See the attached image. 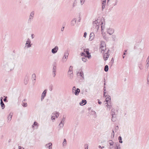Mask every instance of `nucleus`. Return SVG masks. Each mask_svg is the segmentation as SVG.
I'll list each match as a JSON object with an SVG mask.
<instances>
[{
	"mask_svg": "<svg viewBox=\"0 0 149 149\" xmlns=\"http://www.w3.org/2000/svg\"><path fill=\"white\" fill-rule=\"evenodd\" d=\"M100 49L101 50V52L104 53L107 51L108 49L106 48L105 44L104 42L101 41L100 42Z\"/></svg>",
	"mask_w": 149,
	"mask_h": 149,
	"instance_id": "1",
	"label": "nucleus"
},
{
	"mask_svg": "<svg viewBox=\"0 0 149 149\" xmlns=\"http://www.w3.org/2000/svg\"><path fill=\"white\" fill-rule=\"evenodd\" d=\"M84 52L81 53V56L84 57H87L88 58H90L91 56L89 52V49L88 48L84 49Z\"/></svg>",
	"mask_w": 149,
	"mask_h": 149,
	"instance_id": "2",
	"label": "nucleus"
},
{
	"mask_svg": "<svg viewBox=\"0 0 149 149\" xmlns=\"http://www.w3.org/2000/svg\"><path fill=\"white\" fill-rule=\"evenodd\" d=\"M69 55V53L67 51H66L64 53V56L63 57L61 61L62 63H64L65 62L67 61L68 56Z\"/></svg>",
	"mask_w": 149,
	"mask_h": 149,
	"instance_id": "3",
	"label": "nucleus"
},
{
	"mask_svg": "<svg viewBox=\"0 0 149 149\" xmlns=\"http://www.w3.org/2000/svg\"><path fill=\"white\" fill-rule=\"evenodd\" d=\"M93 25L94 28H95L97 30L99 28V23L97 20H95L93 22Z\"/></svg>",
	"mask_w": 149,
	"mask_h": 149,
	"instance_id": "4",
	"label": "nucleus"
},
{
	"mask_svg": "<svg viewBox=\"0 0 149 149\" xmlns=\"http://www.w3.org/2000/svg\"><path fill=\"white\" fill-rule=\"evenodd\" d=\"M109 50L108 49L107 51L104 53H103L104 54L103 55V58L104 59V60L106 61L107 60L109 56V55L108 54V52Z\"/></svg>",
	"mask_w": 149,
	"mask_h": 149,
	"instance_id": "5",
	"label": "nucleus"
},
{
	"mask_svg": "<svg viewBox=\"0 0 149 149\" xmlns=\"http://www.w3.org/2000/svg\"><path fill=\"white\" fill-rule=\"evenodd\" d=\"M31 41L30 40L29 38L27 39V40L26 41V46L25 47H26L27 48H29L31 46V45L32 44H31Z\"/></svg>",
	"mask_w": 149,
	"mask_h": 149,
	"instance_id": "6",
	"label": "nucleus"
},
{
	"mask_svg": "<svg viewBox=\"0 0 149 149\" xmlns=\"http://www.w3.org/2000/svg\"><path fill=\"white\" fill-rule=\"evenodd\" d=\"M65 120V118L63 117L62 120L59 125V126L61 128H62L64 126V123Z\"/></svg>",
	"mask_w": 149,
	"mask_h": 149,
	"instance_id": "7",
	"label": "nucleus"
},
{
	"mask_svg": "<svg viewBox=\"0 0 149 149\" xmlns=\"http://www.w3.org/2000/svg\"><path fill=\"white\" fill-rule=\"evenodd\" d=\"M58 47L57 46H56L54 48L52 49V52L55 54L58 51Z\"/></svg>",
	"mask_w": 149,
	"mask_h": 149,
	"instance_id": "8",
	"label": "nucleus"
},
{
	"mask_svg": "<svg viewBox=\"0 0 149 149\" xmlns=\"http://www.w3.org/2000/svg\"><path fill=\"white\" fill-rule=\"evenodd\" d=\"M114 32V30L113 29L109 28L107 29V32L110 35L112 34Z\"/></svg>",
	"mask_w": 149,
	"mask_h": 149,
	"instance_id": "9",
	"label": "nucleus"
},
{
	"mask_svg": "<svg viewBox=\"0 0 149 149\" xmlns=\"http://www.w3.org/2000/svg\"><path fill=\"white\" fill-rule=\"evenodd\" d=\"M79 74V75L82 77L83 79H84V74L83 72L81 70H80L79 72L77 73V75H78V74Z\"/></svg>",
	"mask_w": 149,
	"mask_h": 149,
	"instance_id": "10",
	"label": "nucleus"
},
{
	"mask_svg": "<svg viewBox=\"0 0 149 149\" xmlns=\"http://www.w3.org/2000/svg\"><path fill=\"white\" fill-rule=\"evenodd\" d=\"M56 66H54L52 70V75L53 77H55L56 74Z\"/></svg>",
	"mask_w": 149,
	"mask_h": 149,
	"instance_id": "11",
	"label": "nucleus"
},
{
	"mask_svg": "<svg viewBox=\"0 0 149 149\" xmlns=\"http://www.w3.org/2000/svg\"><path fill=\"white\" fill-rule=\"evenodd\" d=\"M46 148H48V149H52V143H51L47 144L45 146Z\"/></svg>",
	"mask_w": 149,
	"mask_h": 149,
	"instance_id": "12",
	"label": "nucleus"
},
{
	"mask_svg": "<svg viewBox=\"0 0 149 149\" xmlns=\"http://www.w3.org/2000/svg\"><path fill=\"white\" fill-rule=\"evenodd\" d=\"M68 76L70 79H72L73 78V72H68Z\"/></svg>",
	"mask_w": 149,
	"mask_h": 149,
	"instance_id": "13",
	"label": "nucleus"
},
{
	"mask_svg": "<svg viewBox=\"0 0 149 149\" xmlns=\"http://www.w3.org/2000/svg\"><path fill=\"white\" fill-rule=\"evenodd\" d=\"M111 114L112 116H116L117 114L115 112V110L114 109H112L111 110Z\"/></svg>",
	"mask_w": 149,
	"mask_h": 149,
	"instance_id": "14",
	"label": "nucleus"
},
{
	"mask_svg": "<svg viewBox=\"0 0 149 149\" xmlns=\"http://www.w3.org/2000/svg\"><path fill=\"white\" fill-rule=\"evenodd\" d=\"M106 97L105 100L107 102V103L111 102V97L110 96L108 95H107L105 96Z\"/></svg>",
	"mask_w": 149,
	"mask_h": 149,
	"instance_id": "15",
	"label": "nucleus"
},
{
	"mask_svg": "<svg viewBox=\"0 0 149 149\" xmlns=\"http://www.w3.org/2000/svg\"><path fill=\"white\" fill-rule=\"evenodd\" d=\"M107 107V111H109L111 108L112 105L111 104V103H109L107 104V105H106Z\"/></svg>",
	"mask_w": 149,
	"mask_h": 149,
	"instance_id": "16",
	"label": "nucleus"
},
{
	"mask_svg": "<svg viewBox=\"0 0 149 149\" xmlns=\"http://www.w3.org/2000/svg\"><path fill=\"white\" fill-rule=\"evenodd\" d=\"M76 19L73 18L71 22V25L72 26H74L76 24Z\"/></svg>",
	"mask_w": 149,
	"mask_h": 149,
	"instance_id": "17",
	"label": "nucleus"
},
{
	"mask_svg": "<svg viewBox=\"0 0 149 149\" xmlns=\"http://www.w3.org/2000/svg\"><path fill=\"white\" fill-rule=\"evenodd\" d=\"M13 113H10L7 117L8 122H10Z\"/></svg>",
	"mask_w": 149,
	"mask_h": 149,
	"instance_id": "18",
	"label": "nucleus"
},
{
	"mask_svg": "<svg viewBox=\"0 0 149 149\" xmlns=\"http://www.w3.org/2000/svg\"><path fill=\"white\" fill-rule=\"evenodd\" d=\"M87 102L86 100H82L81 102L79 103V104L81 106H83L86 104Z\"/></svg>",
	"mask_w": 149,
	"mask_h": 149,
	"instance_id": "19",
	"label": "nucleus"
},
{
	"mask_svg": "<svg viewBox=\"0 0 149 149\" xmlns=\"http://www.w3.org/2000/svg\"><path fill=\"white\" fill-rule=\"evenodd\" d=\"M80 91V90L79 88L76 89V90H75L73 93H74L75 95H79V93Z\"/></svg>",
	"mask_w": 149,
	"mask_h": 149,
	"instance_id": "20",
	"label": "nucleus"
},
{
	"mask_svg": "<svg viewBox=\"0 0 149 149\" xmlns=\"http://www.w3.org/2000/svg\"><path fill=\"white\" fill-rule=\"evenodd\" d=\"M94 34L93 33H91L89 36V39L90 40H92L94 38Z\"/></svg>",
	"mask_w": 149,
	"mask_h": 149,
	"instance_id": "21",
	"label": "nucleus"
},
{
	"mask_svg": "<svg viewBox=\"0 0 149 149\" xmlns=\"http://www.w3.org/2000/svg\"><path fill=\"white\" fill-rule=\"evenodd\" d=\"M118 2V0H114L113 1L112 6H116V5H117Z\"/></svg>",
	"mask_w": 149,
	"mask_h": 149,
	"instance_id": "22",
	"label": "nucleus"
},
{
	"mask_svg": "<svg viewBox=\"0 0 149 149\" xmlns=\"http://www.w3.org/2000/svg\"><path fill=\"white\" fill-rule=\"evenodd\" d=\"M33 17L32 16H29V18L28 20V22L29 23H31L33 20Z\"/></svg>",
	"mask_w": 149,
	"mask_h": 149,
	"instance_id": "23",
	"label": "nucleus"
},
{
	"mask_svg": "<svg viewBox=\"0 0 149 149\" xmlns=\"http://www.w3.org/2000/svg\"><path fill=\"white\" fill-rule=\"evenodd\" d=\"M56 114V113H55V111L52 113L51 118L52 120H55V117H56L55 116Z\"/></svg>",
	"mask_w": 149,
	"mask_h": 149,
	"instance_id": "24",
	"label": "nucleus"
},
{
	"mask_svg": "<svg viewBox=\"0 0 149 149\" xmlns=\"http://www.w3.org/2000/svg\"><path fill=\"white\" fill-rule=\"evenodd\" d=\"M47 89H45L44 90V91H43V93H42V96H43V97H45L46 96V94L47 93Z\"/></svg>",
	"mask_w": 149,
	"mask_h": 149,
	"instance_id": "25",
	"label": "nucleus"
},
{
	"mask_svg": "<svg viewBox=\"0 0 149 149\" xmlns=\"http://www.w3.org/2000/svg\"><path fill=\"white\" fill-rule=\"evenodd\" d=\"M77 0H74L72 5V7L74 8L75 6H76L77 5Z\"/></svg>",
	"mask_w": 149,
	"mask_h": 149,
	"instance_id": "26",
	"label": "nucleus"
},
{
	"mask_svg": "<svg viewBox=\"0 0 149 149\" xmlns=\"http://www.w3.org/2000/svg\"><path fill=\"white\" fill-rule=\"evenodd\" d=\"M0 105L2 109H3L5 107V105L3 102H0Z\"/></svg>",
	"mask_w": 149,
	"mask_h": 149,
	"instance_id": "27",
	"label": "nucleus"
},
{
	"mask_svg": "<svg viewBox=\"0 0 149 149\" xmlns=\"http://www.w3.org/2000/svg\"><path fill=\"white\" fill-rule=\"evenodd\" d=\"M116 120V116H112L111 120L113 122L115 121Z\"/></svg>",
	"mask_w": 149,
	"mask_h": 149,
	"instance_id": "28",
	"label": "nucleus"
},
{
	"mask_svg": "<svg viewBox=\"0 0 149 149\" xmlns=\"http://www.w3.org/2000/svg\"><path fill=\"white\" fill-rule=\"evenodd\" d=\"M106 3V1H103L102 3V9L103 10L105 8V6Z\"/></svg>",
	"mask_w": 149,
	"mask_h": 149,
	"instance_id": "29",
	"label": "nucleus"
},
{
	"mask_svg": "<svg viewBox=\"0 0 149 149\" xmlns=\"http://www.w3.org/2000/svg\"><path fill=\"white\" fill-rule=\"evenodd\" d=\"M33 125L36 127V128L37 129L39 126L38 123L36 122H34L33 123Z\"/></svg>",
	"mask_w": 149,
	"mask_h": 149,
	"instance_id": "30",
	"label": "nucleus"
},
{
	"mask_svg": "<svg viewBox=\"0 0 149 149\" xmlns=\"http://www.w3.org/2000/svg\"><path fill=\"white\" fill-rule=\"evenodd\" d=\"M108 65H106L105 66L104 70L106 72H107L108 71Z\"/></svg>",
	"mask_w": 149,
	"mask_h": 149,
	"instance_id": "31",
	"label": "nucleus"
},
{
	"mask_svg": "<svg viewBox=\"0 0 149 149\" xmlns=\"http://www.w3.org/2000/svg\"><path fill=\"white\" fill-rule=\"evenodd\" d=\"M73 72V70H72V67L71 66H70L69 68V70L68 72Z\"/></svg>",
	"mask_w": 149,
	"mask_h": 149,
	"instance_id": "32",
	"label": "nucleus"
},
{
	"mask_svg": "<svg viewBox=\"0 0 149 149\" xmlns=\"http://www.w3.org/2000/svg\"><path fill=\"white\" fill-rule=\"evenodd\" d=\"M138 67L140 70H142L143 69V65L141 64H138Z\"/></svg>",
	"mask_w": 149,
	"mask_h": 149,
	"instance_id": "33",
	"label": "nucleus"
},
{
	"mask_svg": "<svg viewBox=\"0 0 149 149\" xmlns=\"http://www.w3.org/2000/svg\"><path fill=\"white\" fill-rule=\"evenodd\" d=\"M32 78L35 81L36 80V75L35 74H33L32 75Z\"/></svg>",
	"mask_w": 149,
	"mask_h": 149,
	"instance_id": "34",
	"label": "nucleus"
},
{
	"mask_svg": "<svg viewBox=\"0 0 149 149\" xmlns=\"http://www.w3.org/2000/svg\"><path fill=\"white\" fill-rule=\"evenodd\" d=\"M122 137L121 136H119L118 137V139L119 140V142L120 143H122L123 141H122Z\"/></svg>",
	"mask_w": 149,
	"mask_h": 149,
	"instance_id": "35",
	"label": "nucleus"
},
{
	"mask_svg": "<svg viewBox=\"0 0 149 149\" xmlns=\"http://www.w3.org/2000/svg\"><path fill=\"white\" fill-rule=\"evenodd\" d=\"M86 57H85L82 58V61L84 62H86L87 61V59L86 58Z\"/></svg>",
	"mask_w": 149,
	"mask_h": 149,
	"instance_id": "36",
	"label": "nucleus"
},
{
	"mask_svg": "<svg viewBox=\"0 0 149 149\" xmlns=\"http://www.w3.org/2000/svg\"><path fill=\"white\" fill-rule=\"evenodd\" d=\"M86 1V0H80V2L81 5H82Z\"/></svg>",
	"mask_w": 149,
	"mask_h": 149,
	"instance_id": "37",
	"label": "nucleus"
},
{
	"mask_svg": "<svg viewBox=\"0 0 149 149\" xmlns=\"http://www.w3.org/2000/svg\"><path fill=\"white\" fill-rule=\"evenodd\" d=\"M22 105L24 107H26L27 106V104L26 103H24V102H22Z\"/></svg>",
	"mask_w": 149,
	"mask_h": 149,
	"instance_id": "38",
	"label": "nucleus"
},
{
	"mask_svg": "<svg viewBox=\"0 0 149 149\" xmlns=\"http://www.w3.org/2000/svg\"><path fill=\"white\" fill-rule=\"evenodd\" d=\"M28 79H24V83L26 85L28 84Z\"/></svg>",
	"mask_w": 149,
	"mask_h": 149,
	"instance_id": "39",
	"label": "nucleus"
},
{
	"mask_svg": "<svg viewBox=\"0 0 149 149\" xmlns=\"http://www.w3.org/2000/svg\"><path fill=\"white\" fill-rule=\"evenodd\" d=\"M66 144V140L65 139H64L63 140V146H65Z\"/></svg>",
	"mask_w": 149,
	"mask_h": 149,
	"instance_id": "40",
	"label": "nucleus"
},
{
	"mask_svg": "<svg viewBox=\"0 0 149 149\" xmlns=\"http://www.w3.org/2000/svg\"><path fill=\"white\" fill-rule=\"evenodd\" d=\"M110 142H109V144L110 146H114V144H113V143L112 140H110L109 141Z\"/></svg>",
	"mask_w": 149,
	"mask_h": 149,
	"instance_id": "41",
	"label": "nucleus"
},
{
	"mask_svg": "<svg viewBox=\"0 0 149 149\" xmlns=\"http://www.w3.org/2000/svg\"><path fill=\"white\" fill-rule=\"evenodd\" d=\"M34 11H32L30 14L29 15L31 16H32L33 17H34Z\"/></svg>",
	"mask_w": 149,
	"mask_h": 149,
	"instance_id": "42",
	"label": "nucleus"
},
{
	"mask_svg": "<svg viewBox=\"0 0 149 149\" xmlns=\"http://www.w3.org/2000/svg\"><path fill=\"white\" fill-rule=\"evenodd\" d=\"M104 19L103 18H102L101 19V25H102L103 24H104Z\"/></svg>",
	"mask_w": 149,
	"mask_h": 149,
	"instance_id": "43",
	"label": "nucleus"
},
{
	"mask_svg": "<svg viewBox=\"0 0 149 149\" xmlns=\"http://www.w3.org/2000/svg\"><path fill=\"white\" fill-rule=\"evenodd\" d=\"M55 113H56V115L55 116H56V118H57L59 116V113L58 112H57L56 111H55Z\"/></svg>",
	"mask_w": 149,
	"mask_h": 149,
	"instance_id": "44",
	"label": "nucleus"
},
{
	"mask_svg": "<svg viewBox=\"0 0 149 149\" xmlns=\"http://www.w3.org/2000/svg\"><path fill=\"white\" fill-rule=\"evenodd\" d=\"M84 147L85 149H88V145L87 144H85L84 145Z\"/></svg>",
	"mask_w": 149,
	"mask_h": 149,
	"instance_id": "45",
	"label": "nucleus"
},
{
	"mask_svg": "<svg viewBox=\"0 0 149 149\" xmlns=\"http://www.w3.org/2000/svg\"><path fill=\"white\" fill-rule=\"evenodd\" d=\"M116 148L117 149H120V144H119L118 146H116Z\"/></svg>",
	"mask_w": 149,
	"mask_h": 149,
	"instance_id": "46",
	"label": "nucleus"
},
{
	"mask_svg": "<svg viewBox=\"0 0 149 149\" xmlns=\"http://www.w3.org/2000/svg\"><path fill=\"white\" fill-rule=\"evenodd\" d=\"M114 146L111 147L110 148L111 149H116V145H114Z\"/></svg>",
	"mask_w": 149,
	"mask_h": 149,
	"instance_id": "47",
	"label": "nucleus"
},
{
	"mask_svg": "<svg viewBox=\"0 0 149 149\" xmlns=\"http://www.w3.org/2000/svg\"><path fill=\"white\" fill-rule=\"evenodd\" d=\"M103 35V38H104L105 39V40H107V39H108V38H107V37H106V36H105V35H104V34H103L102 35Z\"/></svg>",
	"mask_w": 149,
	"mask_h": 149,
	"instance_id": "48",
	"label": "nucleus"
},
{
	"mask_svg": "<svg viewBox=\"0 0 149 149\" xmlns=\"http://www.w3.org/2000/svg\"><path fill=\"white\" fill-rule=\"evenodd\" d=\"M76 88L75 86H74L73 87V88H72V91H73V92H74L75 90H76Z\"/></svg>",
	"mask_w": 149,
	"mask_h": 149,
	"instance_id": "49",
	"label": "nucleus"
},
{
	"mask_svg": "<svg viewBox=\"0 0 149 149\" xmlns=\"http://www.w3.org/2000/svg\"><path fill=\"white\" fill-rule=\"evenodd\" d=\"M87 35V33L86 32H85L84 33V37L85 38H86V37Z\"/></svg>",
	"mask_w": 149,
	"mask_h": 149,
	"instance_id": "50",
	"label": "nucleus"
},
{
	"mask_svg": "<svg viewBox=\"0 0 149 149\" xmlns=\"http://www.w3.org/2000/svg\"><path fill=\"white\" fill-rule=\"evenodd\" d=\"M119 128V127L118 126H116V127L115 128V131H117Z\"/></svg>",
	"mask_w": 149,
	"mask_h": 149,
	"instance_id": "51",
	"label": "nucleus"
},
{
	"mask_svg": "<svg viewBox=\"0 0 149 149\" xmlns=\"http://www.w3.org/2000/svg\"><path fill=\"white\" fill-rule=\"evenodd\" d=\"M149 63H147V64L146 66V68H147V69L148 68V67H149Z\"/></svg>",
	"mask_w": 149,
	"mask_h": 149,
	"instance_id": "52",
	"label": "nucleus"
},
{
	"mask_svg": "<svg viewBox=\"0 0 149 149\" xmlns=\"http://www.w3.org/2000/svg\"><path fill=\"white\" fill-rule=\"evenodd\" d=\"M7 97H5V98L3 99V101L4 102H7Z\"/></svg>",
	"mask_w": 149,
	"mask_h": 149,
	"instance_id": "53",
	"label": "nucleus"
},
{
	"mask_svg": "<svg viewBox=\"0 0 149 149\" xmlns=\"http://www.w3.org/2000/svg\"><path fill=\"white\" fill-rule=\"evenodd\" d=\"M146 62L148 63H149V56H148L147 58Z\"/></svg>",
	"mask_w": 149,
	"mask_h": 149,
	"instance_id": "54",
	"label": "nucleus"
},
{
	"mask_svg": "<svg viewBox=\"0 0 149 149\" xmlns=\"http://www.w3.org/2000/svg\"><path fill=\"white\" fill-rule=\"evenodd\" d=\"M45 97H43V96H42L41 95V101L43 100L44 99Z\"/></svg>",
	"mask_w": 149,
	"mask_h": 149,
	"instance_id": "55",
	"label": "nucleus"
},
{
	"mask_svg": "<svg viewBox=\"0 0 149 149\" xmlns=\"http://www.w3.org/2000/svg\"><path fill=\"white\" fill-rule=\"evenodd\" d=\"M18 147L19 149H24V148L21 147V146H19Z\"/></svg>",
	"mask_w": 149,
	"mask_h": 149,
	"instance_id": "56",
	"label": "nucleus"
},
{
	"mask_svg": "<svg viewBox=\"0 0 149 149\" xmlns=\"http://www.w3.org/2000/svg\"><path fill=\"white\" fill-rule=\"evenodd\" d=\"M64 27H65L64 26H63L61 29V30L62 31H64Z\"/></svg>",
	"mask_w": 149,
	"mask_h": 149,
	"instance_id": "57",
	"label": "nucleus"
},
{
	"mask_svg": "<svg viewBox=\"0 0 149 149\" xmlns=\"http://www.w3.org/2000/svg\"><path fill=\"white\" fill-rule=\"evenodd\" d=\"M34 35L33 34H32L31 35V37L32 39H33L34 38Z\"/></svg>",
	"mask_w": 149,
	"mask_h": 149,
	"instance_id": "58",
	"label": "nucleus"
},
{
	"mask_svg": "<svg viewBox=\"0 0 149 149\" xmlns=\"http://www.w3.org/2000/svg\"><path fill=\"white\" fill-rule=\"evenodd\" d=\"M91 112H93V114H95V115H96V112H95V111H93L92 110V111H91Z\"/></svg>",
	"mask_w": 149,
	"mask_h": 149,
	"instance_id": "59",
	"label": "nucleus"
},
{
	"mask_svg": "<svg viewBox=\"0 0 149 149\" xmlns=\"http://www.w3.org/2000/svg\"><path fill=\"white\" fill-rule=\"evenodd\" d=\"M105 88V86H104V93H106V90L105 89H104Z\"/></svg>",
	"mask_w": 149,
	"mask_h": 149,
	"instance_id": "60",
	"label": "nucleus"
},
{
	"mask_svg": "<svg viewBox=\"0 0 149 149\" xmlns=\"http://www.w3.org/2000/svg\"><path fill=\"white\" fill-rule=\"evenodd\" d=\"M127 50H125L124 51V53H123V55H125L126 54V52H127Z\"/></svg>",
	"mask_w": 149,
	"mask_h": 149,
	"instance_id": "61",
	"label": "nucleus"
},
{
	"mask_svg": "<svg viewBox=\"0 0 149 149\" xmlns=\"http://www.w3.org/2000/svg\"><path fill=\"white\" fill-rule=\"evenodd\" d=\"M149 81V74L148 75V77L147 78V81Z\"/></svg>",
	"mask_w": 149,
	"mask_h": 149,
	"instance_id": "62",
	"label": "nucleus"
},
{
	"mask_svg": "<svg viewBox=\"0 0 149 149\" xmlns=\"http://www.w3.org/2000/svg\"><path fill=\"white\" fill-rule=\"evenodd\" d=\"M112 36V37L113 38V39H115V38H116L115 36L114 35H113Z\"/></svg>",
	"mask_w": 149,
	"mask_h": 149,
	"instance_id": "63",
	"label": "nucleus"
},
{
	"mask_svg": "<svg viewBox=\"0 0 149 149\" xmlns=\"http://www.w3.org/2000/svg\"><path fill=\"white\" fill-rule=\"evenodd\" d=\"M98 102V103L100 104H101L102 103V102L101 101H99Z\"/></svg>",
	"mask_w": 149,
	"mask_h": 149,
	"instance_id": "64",
	"label": "nucleus"
}]
</instances>
